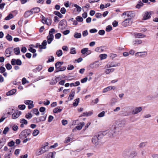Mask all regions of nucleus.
<instances>
[{
  "label": "nucleus",
  "instance_id": "obj_1",
  "mask_svg": "<svg viewBox=\"0 0 158 158\" xmlns=\"http://www.w3.org/2000/svg\"><path fill=\"white\" fill-rule=\"evenodd\" d=\"M114 129L112 126L110 130H106L105 131L102 132H100L98 133L99 136L100 135H107V136L110 138H112L114 136H116L118 134V133L116 130H114Z\"/></svg>",
  "mask_w": 158,
  "mask_h": 158
},
{
  "label": "nucleus",
  "instance_id": "obj_2",
  "mask_svg": "<svg viewBox=\"0 0 158 158\" xmlns=\"http://www.w3.org/2000/svg\"><path fill=\"white\" fill-rule=\"evenodd\" d=\"M125 121L123 120H119L117 121L116 124L114 125H113V128L118 133L121 130V128L124 127L125 125Z\"/></svg>",
  "mask_w": 158,
  "mask_h": 158
},
{
  "label": "nucleus",
  "instance_id": "obj_3",
  "mask_svg": "<svg viewBox=\"0 0 158 158\" xmlns=\"http://www.w3.org/2000/svg\"><path fill=\"white\" fill-rule=\"evenodd\" d=\"M31 130L30 129H27L23 131L20 134V138L24 139L27 138L31 133Z\"/></svg>",
  "mask_w": 158,
  "mask_h": 158
},
{
  "label": "nucleus",
  "instance_id": "obj_4",
  "mask_svg": "<svg viewBox=\"0 0 158 158\" xmlns=\"http://www.w3.org/2000/svg\"><path fill=\"white\" fill-rule=\"evenodd\" d=\"M54 28H52L49 31V35L47 37V42L48 44H50L53 40L54 38L53 33L55 32Z\"/></svg>",
  "mask_w": 158,
  "mask_h": 158
},
{
  "label": "nucleus",
  "instance_id": "obj_5",
  "mask_svg": "<svg viewBox=\"0 0 158 158\" xmlns=\"http://www.w3.org/2000/svg\"><path fill=\"white\" fill-rule=\"evenodd\" d=\"M127 15L128 17L127 19L131 20L135 16V14L133 11H126L123 12L122 15L121 16Z\"/></svg>",
  "mask_w": 158,
  "mask_h": 158
},
{
  "label": "nucleus",
  "instance_id": "obj_6",
  "mask_svg": "<svg viewBox=\"0 0 158 158\" xmlns=\"http://www.w3.org/2000/svg\"><path fill=\"white\" fill-rule=\"evenodd\" d=\"M102 137V135H100L99 136L98 133L97 135H95L92 138V143L96 146L98 145L99 143V140Z\"/></svg>",
  "mask_w": 158,
  "mask_h": 158
},
{
  "label": "nucleus",
  "instance_id": "obj_7",
  "mask_svg": "<svg viewBox=\"0 0 158 158\" xmlns=\"http://www.w3.org/2000/svg\"><path fill=\"white\" fill-rule=\"evenodd\" d=\"M46 146V145L43 146L38 149L35 152L36 155L37 156L40 155L46 152L45 147Z\"/></svg>",
  "mask_w": 158,
  "mask_h": 158
},
{
  "label": "nucleus",
  "instance_id": "obj_8",
  "mask_svg": "<svg viewBox=\"0 0 158 158\" xmlns=\"http://www.w3.org/2000/svg\"><path fill=\"white\" fill-rule=\"evenodd\" d=\"M11 63L12 65H13L15 64L21 65L22 64L21 61L19 59L16 60L15 59H13L11 60Z\"/></svg>",
  "mask_w": 158,
  "mask_h": 158
},
{
  "label": "nucleus",
  "instance_id": "obj_9",
  "mask_svg": "<svg viewBox=\"0 0 158 158\" xmlns=\"http://www.w3.org/2000/svg\"><path fill=\"white\" fill-rule=\"evenodd\" d=\"M142 110V108L141 107H137L134 108L132 111V113L133 114H135L140 112Z\"/></svg>",
  "mask_w": 158,
  "mask_h": 158
},
{
  "label": "nucleus",
  "instance_id": "obj_10",
  "mask_svg": "<svg viewBox=\"0 0 158 158\" xmlns=\"http://www.w3.org/2000/svg\"><path fill=\"white\" fill-rule=\"evenodd\" d=\"M132 22L131 20L127 18L122 22L123 25L124 27H126L131 24Z\"/></svg>",
  "mask_w": 158,
  "mask_h": 158
},
{
  "label": "nucleus",
  "instance_id": "obj_11",
  "mask_svg": "<svg viewBox=\"0 0 158 158\" xmlns=\"http://www.w3.org/2000/svg\"><path fill=\"white\" fill-rule=\"evenodd\" d=\"M24 103L28 105V108L29 109L32 108L34 106V105L33 104V102L32 101L26 100L25 101Z\"/></svg>",
  "mask_w": 158,
  "mask_h": 158
},
{
  "label": "nucleus",
  "instance_id": "obj_12",
  "mask_svg": "<svg viewBox=\"0 0 158 158\" xmlns=\"http://www.w3.org/2000/svg\"><path fill=\"white\" fill-rule=\"evenodd\" d=\"M59 26H61L62 27L61 28V29L65 28L67 26V22L64 19H63L60 21L59 23Z\"/></svg>",
  "mask_w": 158,
  "mask_h": 158
},
{
  "label": "nucleus",
  "instance_id": "obj_13",
  "mask_svg": "<svg viewBox=\"0 0 158 158\" xmlns=\"http://www.w3.org/2000/svg\"><path fill=\"white\" fill-rule=\"evenodd\" d=\"M21 112L20 111L15 112L12 115V118L13 119H15L18 118L21 115Z\"/></svg>",
  "mask_w": 158,
  "mask_h": 158
},
{
  "label": "nucleus",
  "instance_id": "obj_14",
  "mask_svg": "<svg viewBox=\"0 0 158 158\" xmlns=\"http://www.w3.org/2000/svg\"><path fill=\"white\" fill-rule=\"evenodd\" d=\"M151 12H148V11H146L143 17V19L146 20L149 19L151 17Z\"/></svg>",
  "mask_w": 158,
  "mask_h": 158
},
{
  "label": "nucleus",
  "instance_id": "obj_15",
  "mask_svg": "<svg viewBox=\"0 0 158 158\" xmlns=\"http://www.w3.org/2000/svg\"><path fill=\"white\" fill-rule=\"evenodd\" d=\"M47 45V41L46 40H44L43 41L41 45H39V46L40 49V52L41 51V49H45L46 48V46Z\"/></svg>",
  "mask_w": 158,
  "mask_h": 158
},
{
  "label": "nucleus",
  "instance_id": "obj_16",
  "mask_svg": "<svg viewBox=\"0 0 158 158\" xmlns=\"http://www.w3.org/2000/svg\"><path fill=\"white\" fill-rule=\"evenodd\" d=\"M133 35L135 38H141L142 37H144L145 35H144L141 33H134Z\"/></svg>",
  "mask_w": 158,
  "mask_h": 158
},
{
  "label": "nucleus",
  "instance_id": "obj_17",
  "mask_svg": "<svg viewBox=\"0 0 158 158\" xmlns=\"http://www.w3.org/2000/svg\"><path fill=\"white\" fill-rule=\"evenodd\" d=\"M88 48H85L82 49L81 50V52L82 54H86V55H89L90 53V51H88Z\"/></svg>",
  "mask_w": 158,
  "mask_h": 158
},
{
  "label": "nucleus",
  "instance_id": "obj_18",
  "mask_svg": "<svg viewBox=\"0 0 158 158\" xmlns=\"http://www.w3.org/2000/svg\"><path fill=\"white\" fill-rule=\"evenodd\" d=\"M115 88L114 86H109L104 89L103 90L102 92L103 93H106L112 89H114Z\"/></svg>",
  "mask_w": 158,
  "mask_h": 158
},
{
  "label": "nucleus",
  "instance_id": "obj_19",
  "mask_svg": "<svg viewBox=\"0 0 158 158\" xmlns=\"http://www.w3.org/2000/svg\"><path fill=\"white\" fill-rule=\"evenodd\" d=\"M129 151L127 150H124L123 153V156L126 158H129Z\"/></svg>",
  "mask_w": 158,
  "mask_h": 158
},
{
  "label": "nucleus",
  "instance_id": "obj_20",
  "mask_svg": "<svg viewBox=\"0 0 158 158\" xmlns=\"http://www.w3.org/2000/svg\"><path fill=\"white\" fill-rule=\"evenodd\" d=\"M12 48H7L5 51V52L6 55H7V57L10 56V54L12 52Z\"/></svg>",
  "mask_w": 158,
  "mask_h": 158
},
{
  "label": "nucleus",
  "instance_id": "obj_21",
  "mask_svg": "<svg viewBox=\"0 0 158 158\" xmlns=\"http://www.w3.org/2000/svg\"><path fill=\"white\" fill-rule=\"evenodd\" d=\"M137 152L136 151L131 152L129 154V157L134 158L136 157L137 155Z\"/></svg>",
  "mask_w": 158,
  "mask_h": 158
},
{
  "label": "nucleus",
  "instance_id": "obj_22",
  "mask_svg": "<svg viewBox=\"0 0 158 158\" xmlns=\"http://www.w3.org/2000/svg\"><path fill=\"white\" fill-rule=\"evenodd\" d=\"M16 89H12L10 91L7 92L6 95L7 96H10L16 92Z\"/></svg>",
  "mask_w": 158,
  "mask_h": 158
},
{
  "label": "nucleus",
  "instance_id": "obj_23",
  "mask_svg": "<svg viewBox=\"0 0 158 158\" xmlns=\"http://www.w3.org/2000/svg\"><path fill=\"white\" fill-rule=\"evenodd\" d=\"M31 10L33 14L39 12L40 11V9L39 7H35L32 9Z\"/></svg>",
  "mask_w": 158,
  "mask_h": 158
},
{
  "label": "nucleus",
  "instance_id": "obj_24",
  "mask_svg": "<svg viewBox=\"0 0 158 158\" xmlns=\"http://www.w3.org/2000/svg\"><path fill=\"white\" fill-rule=\"evenodd\" d=\"M47 116V115L46 114L45 115H44V116H40L39 118V119L38 121H37V123H38L41 121H44L45 120L46 117Z\"/></svg>",
  "mask_w": 158,
  "mask_h": 158
},
{
  "label": "nucleus",
  "instance_id": "obj_25",
  "mask_svg": "<svg viewBox=\"0 0 158 158\" xmlns=\"http://www.w3.org/2000/svg\"><path fill=\"white\" fill-rule=\"evenodd\" d=\"M84 125V123L82 122L80 123V125L76 126L75 128L78 130H80L82 129V127Z\"/></svg>",
  "mask_w": 158,
  "mask_h": 158
},
{
  "label": "nucleus",
  "instance_id": "obj_26",
  "mask_svg": "<svg viewBox=\"0 0 158 158\" xmlns=\"http://www.w3.org/2000/svg\"><path fill=\"white\" fill-rule=\"evenodd\" d=\"M32 14V13L31 10L30 11H26L24 13V16L25 18H27Z\"/></svg>",
  "mask_w": 158,
  "mask_h": 158
},
{
  "label": "nucleus",
  "instance_id": "obj_27",
  "mask_svg": "<svg viewBox=\"0 0 158 158\" xmlns=\"http://www.w3.org/2000/svg\"><path fill=\"white\" fill-rule=\"evenodd\" d=\"M14 53L17 55H19L20 52L19 48L17 47L14 49Z\"/></svg>",
  "mask_w": 158,
  "mask_h": 158
},
{
  "label": "nucleus",
  "instance_id": "obj_28",
  "mask_svg": "<svg viewBox=\"0 0 158 158\" xmlns=\"http://www.w3.org/2000/svg\"><path fill=\"white\" fill-rule=\"evenodd\" d=\"M73 36L74 38L77 39L81 38V33L78 32H75Z\"/></svg>",
  "mask_w": 158,
  "mask_h": 158
},
{
  "label": "nucleus",
  "instance_id": "obj_29",
  "mask_svg": "<svg viewBox=\"0 0 158 158\" xmlns=\"http://www.w3.org/2000/svg\"><path fill=\"white\" fill-rule=\"evenodd\" d=\"M143 3H142L141 1H139L138 3L136 5V7L137 8L139 9L141 6H143Z\"/></svg>",
  "mask_w": 158,
  "mask_h": 158
},
{
  "label": "nucleus",
  "instance_id": "obj_30",
  "mask_svg": "<svg viewBox=\"0 0 158 158\" xmlns=\"http://www.w3.org/2000/svg\"><path fill=\"white\" fill-rule=\"evenodd\" d=\"M62 109H60L59 107H57L53 110V112L54 113H57L60 112L62 111Z\"/></svg>",
  "mask_w": 158,
  "mask_h": 158
},
{
  "label": "nucleus",
  "instance_id": "obj_31",
  "mask_svg": "<svg viewBox=\"0 0 158 158\" xmlns=\"http://www.w3.org/2000/svg\"><path fill=\"white\" fill-rule=\"evenodd\" d=\"M13 17L14 16L12 14L10 13L5 18V20H9L10 19L13 18Z\"/></svg>",
  "mask_w": 158,
  "mask_h": 158
},
{
  "label": "nucleus",
  "instance_id": "obj_32",
  "mask_svg": "<svg viewBox=\"0 0 158 158\" xmlns=\"http://www.w3.org/2000/svg\"><path fill=\"white\" fill-rule=\"evenodd\" d=\"M117 100L116 99L113 98L110 101V104L111 106L114 105L115 103L117 102Z\"/></svg>",
  "mask_w": 158,
  "mask_h": 158
},
{
  "label": "nucleus",
  "instance_id": "obj_33",
  "mask_svg": "<svg viewBox=\"0 0 158 158\" xmlns=\"http://www.w3.org/2000/svg\"><path fill=\"white\" fill-rule=\"evenodd\" d=\"M32 111L33 113L37 115H38L39 114V112L38 110L36 108H34L32 110Z\"/></svg>",
  "mask_w": 158,
  "mask_h": 158
},
{
  "label": "nucleus",
  "instance_id": "obj_34",
  "mask_svg": "<svg viewBox=\"0 0 158 158\" xmlns=\"http://www.w3.org/2000/svg\"><path fill=\"white\" fill-rule=\"evenodd\" d=\"M114 70V69H109L105 70V72L106 74H108L110 72H113Z\"/></svg>",
  "mask_w": 158,
  "mask_h": 158
},
{
  "label": "nucleus",
  "instance_id": "obj_35",
  "mask_svg": "<svg viewBox=\"0 0 158 158\" xmlns=\"http://www.w3.org/2000/svg\"><path fill=\"white\" fill-rule=\"evenodd\" d=\"M39 132L40 131L38 130L35 129L33 131L32 133V135L34 136H36L39 133Z\"/></svg>",
  "mask_w": 158,
  "mask_h": 158
},
{
  "label": "nucleus",
  "instance_id": "obj_36",
  "mask_svg": "<svg viewBox=\"0 0 158 158\" xmlns=\"http://www.w3.org/2000/svg\"><path fill=\"white\" fill-rule=\"evenodd\" d=\"M54 13L60 18H62L63 17V15L59 11H55Z\"/></svg>",
  "mask_w": 158,
  "mask_h": 158
},
{
  "label": "nucleus",
  "instance_id": "obj_37",
  "mask_svg": "<svg viewBox=\"0 0 158 158\" xmlns=\"http://www.w3.org/2000/svg\"><path fill=\"white\" fill-rule=\"evenodd\" d=\"M56 54L58 57H60L62 55V51L61 50H59L56 52Z\"/></svg>",
  "mask_w": 158,
  "mask_h": 158
},
{
  "label": "nucleus",
  "instance_id": "obj_38",
  "mask_svg": "<svg viewBox=\"0 0 158 158\" xmlns=\"http://www.w3.org/2000/svg\"><path fill=\"white\" fill-rule=\"evenodd\" d=\"M74 6L77 9V12H80L81 10V8L78 5L76 4H74Z\"/></svg>",
  "mask_w": 158,
  "mask_h": 158
},
{
  "label": "nucleus",
  "instance_id": "obj_39",
  "mask_svg": "<svg viewBox=\"0 0 158 158\" xmlns=\"http://www.w3.org/2000/svg\"><path fill=\"white\" fill-rule=\"evenodd\" d=\"M107 57V55L105 54H100L99 55V57L100 58V59L101 60L106 58Z\"/></svg>",
  "mask_w": 158,
  "mask_h": 158
},
{
  "label": "nucleus",
  "instance_id": "obj_40",
  "mask_svg": "<svg viewBox=\"0 0 158 158\" xmlns=\"http://www.w3.org/2000/svg\"><path fill=\"white\" fill-rule=\"evenodd\" d=\"M56 68L57 70V71H58V70L61 67V65L59 64V63L58 62H57L55 64Z\"/></svg>",
  "mask_w": 158,
  "mask_h": 158
},
{
  "label": "nucleus",
  "instance_id": "obj_41",
  "mask_svg": "<svg viewBox=\"0 0 158 158\" xmlns=\"http://www.w3.org/2000/svg\"><path fill=\"white\" fill-rule=\"evenodd\" d=\"M79 98H78L76 99L75 100V102H73V105L74 106H77L78 105V103L79 102Z\"/></svg>",
  "mask_w": 158,
  "mask_h": 158
},
{
  "label": "nucleus",
  "instance_id": "obj_42",
  "mask_svg": "<svg viewBox=\"0 0 158 158\" xmlns=\"http://www.w3.org/2000/svg\"><path fill=\"white\" fill-rule=\"evenodd\" d=\"M6 38L7 40H8L9 41H10L12 40V36L10 35L9 34H8L7 35L6 37Z\"/></svg>",
  "mask_w": 158,
  "mask_h": 158
},
{
  "label": "nucleus",
  "instance_id": "obj_43",
  "mask_svg": "<svg viewBox=\"0 0 158 158\" xmlns=\"http://www.w3.org/2000/svg\"><path fill=\"white\" fill-rule=\"evenodd\" d=\"M20 122L21 123L27 125V121L24 118L20 119Z\"/></svg>",
  "mask_w": 158,
  "mask_h": 158
},
{
  "label": "nucleus",
  "instance_id": "obj_44",
  "mask_svg": "<svg viewBox=\"0 0 158 158\" xmlns=\"http://www.w3.org/2000/svg\"><path fill=\"white\" fill-rule=\"evenodd\" d=\"M54 60V57L52 56H50L49 57V59L47 61V63L49 62H53Z\"/></svg>",
  "mask_w": 158,
  "mask_h": 158
},
{
  "label": "nucleus",
  "instance_id": "obj_45",
  "mask_svg": "<svg viewBox=\"0 0 158 158\" xmlns=\"http://www.w3.org/2000/svg\"><path fill=\"white\" fill-rule=\"evenodd\" d=\"M120 65V63H116L115 64H113L112 63H111L109 65V67H116Z\"/></svg>",
  "mask_w": 158,
  "mask_h": 158
},
{
  "label": "nucleus",
  "instance_id": "obj_46",
  "mask_svg": "<svg viewBox=\"0 0 158 158\" xmlns=\"http://www.w3.org/2000/svg\"><path fill=\"white\" fill-rule=\"evenodd\" d=\"M5 66H6V69L7 70H10L12 68V66L9 63H8V64H6L5 65Z\"/></svg>",
  "mask_w": 158,
  "mask_h": 158
},
{
  "label": "nucleus",
  "instance_id": "obj_47",
  "mask_svg": "<svg viewBox=\"0 0 158 158\" xmlns=\"http://www.w3.org/2000/svg\"><path fill=\"white\" fill-rule=\"evenodd\" d=\"M112 29L111 26L109 25L106 27V30L107 32H109Z\"/></svg>",
  "mask_w": 158,
  "mask_h": 158
},
{
  "label": "nucleus",
  "instance_id": "obj_48",
  "mask_svg": "<svg viewBox=\"0 0 158 158\" xmlns=\"http://www.w3.org/2000/svg\"><path fill=\"white\" fill-rule=\"evenodd\" d=\"M76 19L77 21L81 22L83 21V19L81 16H77L76 18Z\"/></svg>",
  "mask_w": 158,
  "mask_h": 158
},
{
  "label": "nucleus",
  "instance_id": "obj_49",
  "mask_svg": "<svg viewBox=\"0 0 158 158\" xmlns=\"http://www.w3.org/2000/svg\"><path fill=\"white\" fill-rule=\"evenodd\" d=\"M70 53L73 54L76 53L75 48H71Z\"/></svg>",
  "mask_w": 158,
  "mask_h": 158
},
{
  "label": "nucleus",
  "instance_id": "obj_50",
  "mask_svg": "<svg viewBox=\"0 0 158 158\" xmlns=\"http://www.w3.org/2000/svg\"><path fill=\"white\" fill-rule=\"evenodd\" d=\"M32 115L31 113H28L27 114H26L25 117L27 119H30L32 117Z\"/></svg>",
  "mask_w": 158,
  "mask_h": 158
},
{
  "label": "nucleus",
  "instance_id": "obj_51",
  "mask_svg": "<svg viewBox=\"0 0 158 158\" xmlns=\"http://www.w3.org/2000/svg\"><path fill=\"white\" fill-rule=\"evenodd\" d=\"M6 71L5 68L3 66H1L0 67V72L2 73H4Z\"/></svg>",
  "mask_w": 158,
  "mask_h": 158
},
{
  "label": "nucleus",
  "instance_id": "obj_52",
  "mask_svg": "<svg viewBox=\"0 0 158 158\" xmlns=\"http://www.w3.org/2000/svg\"><path fill=\"white\" fill-rule=\"evenodd\" d=\"M9 130V128L8 127H6L3 131V133L4 134H6Z\"/></svg>",
  "mask_w": 158,
  "mask_h": 158
},
{
  "label": "nucleus",
  "instance_id": "obj_53",
  "mask_svg": "<svg viewBox=\"0 0 158 158\" xmlns=\"http://www.w3.org/2000/svg\"><path fill=\"white\" fill-rule=\"evenodd\" d=\"M15 142L13 140H12L8 143V146L11 147L13 146Z\"/></svg>",
  "mask_w": 158,
  "mask_h": 158
},
{
  "label": "nucleus",
  "instance_id": "obj_54",
  "mask_svg": "<svg viewBox=\"0 0 158 158\" xmlns=\"http://www.w3.org/2000/svg\"><path fill=\"white\" fill-rule=\"evenodd\" d=\"M26 106L24 105H19L18 106L19 108L21 110H23L25 108Z\"/></svg>",
  "mask_w": 158,
  "mask_h": 158
},
{
  "label": "nucleus",
  "instance_id": "obj_55",
  "mask_svg": "<svg viewBox=\"0 0 158 158\" xmlns=\"http://www.w3.org/2000/svg\"><path fill=\"white\" fill-rule=\"evenodd\" d=\"M105 112L104 111H103L98 115V117H102L104 116Z\"/></svg>",
  "mask_w": 158,
  "mask_h": 158
},
{
  "label": "nucleus",
  "instance_id": "obj_56",
  "mask_svg": "<svg viewBox=\"0 0 158 158\" xmlns=\"http://www.w3.org/2000/svg\"><path fill=\"white\" fill-rule=\"evenodd\" d=\"M74 68V67L73 65L70 64L68 65L67 67V69L68 70H71L73 69Z\"/></svg>",
  "mask_w": 158,
  "mask_h": 158
},
{
  "label": "nucleus",
  "instance_id": "obj_57",
  "mask_svg": "<svg viewBox=\"0 0 158 158\" xmlns=\"http://www.w3.org/2000/svg\"><path fill=\"white\" fill-rule=\"evenodd\" d=\"M66 66H64L60 67V68L58 70V71H57L56 72H59L60 71H64L66 69Z\"/></svg>",
  "mask_w": 158,
  "mask_h": 158
},
{
  "label": "nucleus",
  "instance_id": "obj_58",
  "mask_svg": "<svg viewBox=\"0 0 158 158\" xmlns=\"http://www.w3.org/2000/svg\"><path fill=\"white\" fill-rule=\"evenodd\" d=\"M12 155L11 153H8V154H5L4 156V158H11L10 156Z\"/></svg>",
  "mask_w": 158,
  "mask_h": 158
},
{
  "label": "nucleus",
  "instance_id": "obj_59",
  "mask_svg": "<svg viewBox=\"0 0 158 158\" xmlns=\"http://www.w3.org/2000/svg\"><path fill=\"white\" fill-rule=\"evenodd\" d=\"M102 15L101 13H96L95 15V16L98 18H101L102 17Z\"/></svg>",
  "mask_w": 158,
  "mask_h": 158
},
{
  "label": "nucleus",
  "instance_id": "obj_60",
  "mask_svg": "<svg viewBox=\"0 0 158 158\" xmlns=\"http://www.w3.org/2000/svg\"><path fill=\"white\" fill-rule=\"evenodd\" d=\"M46 24H47L48 26H49L51 24L52 21L50 19H46Z\"/></svg>",
  "mask_w": 158,
  "mask_h": 158
},
{
  "label": "nucleus",
  "instance_id": "obj_61",
  "mask_svg": "<svg viewBox=\"0 0 158 158\" xmlns=\"http://www.w3.org/2000/svg\"><path fill=\"white\" fill-rule=\"evenodd\" d=\"M61 34L60 33H58L56 34L55 36L56 39H59L60 37L61 36Z\"/></svg>",
  "mask_w": 158,
  "mask_h": 158
},
{
  "label": "nucleus",
  "instance_id": "obj_62",
  "mask_svg": "<svg viewBox=\"0 0 158 158\" xmlns=\"http://www.w3.org/2000/svg\"><path fill=\"white\" fill-rule=\"evenodd\" d=\"M74 95L70 94L68 97V99L69 101L72 100L73 99Z\"/></svg>",
  "mask_w": 158,
  "mask_h": 158
},
{
  "label": "nucleus",
  "instance_id": "obj_63",
  "mask_svg": "<svg viewBox=\"0 0 158 158\" xmlns=\"http://www.w3.org/2000/svg\"><path fill=\"white\" fill-rule=\"evenodd\" d=\"M105 31L104 30H101L99 31L98 32V34L99 35H103L104 34Z\"/></svg>",
  "mask_w": 158,
  "mask_h": 158
},
{
  "label": "nucleus",
  "instance_id": "obj_64",
  "mask_svg": "<svg viewBox=\"0 0 158 158\" xmlns=\"http://www.w3.org/2000/svg\"><path fill=\"white\" fill-rule=\"evenodd\" d=\"M88 35V32L87 30H85L83 31L82 35L84 37L87 36Z\"/></svg>",
  "mask_w": 158,
  "mask_h": 158
}]
</instances>
